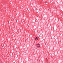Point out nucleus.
Masks as SVG:
<instances>
[{
    "instance_id": "1",
    "label": "nucleus",
    "mask_w": 63,
    "mask_h": 63,
    "mask_svg": "<svg viewBox=\"0 0 63 63\" xmlns=\"http://www.w3.org/2000/svg\"><path fill=\"white\" fill-rule=\"evenodd\" d=\"M36 46L38 47H40V44H36Z\"/></svg>"
},
{
    "instance_id": "2",
    "label": "nucleus",
    "mask_w": 63,
    "mask_h": 63,
    "mask_svg": "<svg viewBox=\"0 0 63 63\" xmlns=\"http://www.w3.org/2000/svg\"><path fill=\"white\" fill-rule=\"evenodd\" d=\"M38 39L37 38V37H36L35 38V40H38Z\"/></svg>"
},
{
    "instance_id": "3",
    "label": "nucleus",
    "mask_w": 63,
    "mask_h": 63,
    "mask_svg": "<svg viewBox=\"0 0 63 63\" xmlns=\"http://www.w3.org/2000/svg\"><path fill=\"white\" fill-rule=\"evenodd\" d=\"M34 43H35V42H34Z\"/></svg>"
}]
</instances>
